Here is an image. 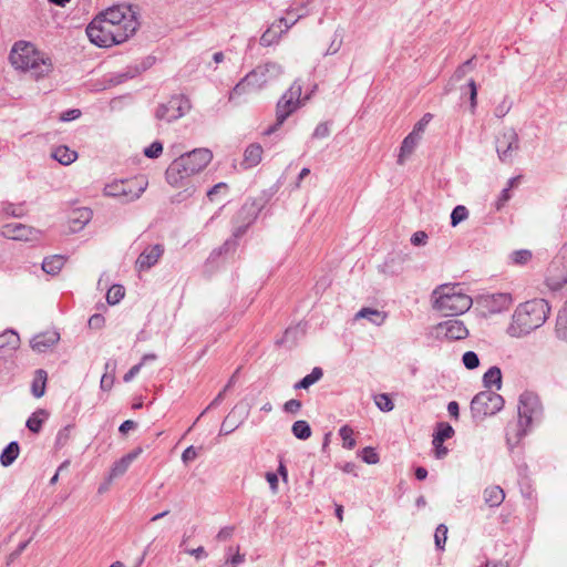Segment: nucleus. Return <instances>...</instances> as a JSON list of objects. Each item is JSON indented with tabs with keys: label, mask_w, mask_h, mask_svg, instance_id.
<instances>
[{
	"label": "nucleus",
	"mask_w": 567,
	"mask_h": 567,
	"mask_svg": "<svg viewBox=\"0 0 567 567\" xmlns=\"http://www.w3.org/2000/svg\"><path fill=\"white\" fill-rule=\"evenodd\" d=\"M550 313V306L542 298L532 299L517 306L512 322L507 327V334L522 338L540 328Z\"/></svg>",
	"instance_id": "obj_1"
},
{
	"label": "nucleus",
	"mask_w": 567,
	"mask_h": 567,
	"mask_svg": "<svg viewBox=\"0 0 567 567\" xmlns=\"http://www.w3.org/2000/svg\"><path fill=\"white\" fill-rule=\"evenodd\" d=\"M213 154L208 148H196L174 159L166 169V181L169 185L181 187L184 182L200 173L212 161Z\"/></svg>",
	"instance_id": "obj_2"
},
{
	"label": "nucleus",
	"mask_w": 567,
	"mask_h": 567,
	"mask_svg": "<svg viewBox=\"0 0 567 567\" xmlns=\"http://www.w3.org/2000/svg\"><path fill=\"white\" fill-rule=\"evenodd\" d=\"M10 61L16 69L30 72L35 79L47 76L53 70L51 58L30 42H17L11 50Z\"/></svg>",
	"instance_id": "obj_3"
},
{
	"label": "nucleus",
	"mask_w": 567,
	"mask_h": 567,
	"mask_svg": "<svg viewBox=\"0 0 567 567\" xmlns=\"http://www.w3.org/2000/svg\"><path fill=\"white\" fill-rule=\"evenodd\" d=\"M282 73L284 68L276 62H266L256 66L235 85L229 93V102L238 103L240 96L262 90L268 84L278 80Z\"/></svg>",
	"instance_id": "obj_4"
},
{
	"label": "nucleus",
	"mask_w": 567,
	"mask_h": 567,
	"mask_svg": "<svg viewBox=\"0 0 567 567\" xmlns=\"http://www.w3.org/2000/svg\"><path fill=\"white\" fill-rule=\"evenodd\" d=\"M431 302L432 308L444 316H458L472 307L473 300L457 285L445 284L433 290Z\"/></svg>",
	"instance_id": "obj_5"
},
{
	"label": "nucleus",
	"mask_w": 567,
	"mask_h": 567,
	"mask_svg": "<svg viewBox=\"0 0 567 567\" xmlns=\"http://www.w3.org/2000/svg\"><path fill=\"white\" fill-rule=\"evenodd\" d=\"M518 422L514 429H508L506 433L507 444L515 446L526 434L527 427L542 415V404L537 395L530 392L520 394L518 400Z\"/></svg>",
	"instance_id": "obj_6"
},
{
	"label": "nucleus",
	"mask_w": 567,
	"mask_h": 567,
	"mask_svg": "<svg viewBox=\"0 0 567 567\" xmlns=\"http://www.w3.org/2000/svg\"><path fill=\"white\" fill-rule=\"evenodd\" d=\"M316 89L317 85H313L312 91L301 97L302 86L298 80L295 81L278 101L276 107V123L266 131V134L270 135L276 132L289 115H291L296 110L303 105L306 101L310 99Z\"/></svg>",
	"instance_id": "obj_7"
},
{
	"label": "nucleus",
	"mask_w": 567,
	"mask_h": 567,
	"mask_svg": "<svg viewBox=\"0 0 567 567\" xmlns=\"http://www.w3.org/2000/svg\"><path fill=\"white\" fill-rule=\"evenodd\" d=\"M86 34L97 47L109 48L127 40V33H121L109 21L104 12L96 16L86 28Z\"/></svg>",
	"instance_id": "obj_8"
},
{
	"label": "nucleus",
	"mask_w": 567,
	"mask_h": 567,
	"mask_svg": "<svg viewBox=\"0 0 567 567\" xmlns=\"http://www.w3.org/2000/svg\"><path fill=\"white\" fill-rule=\"evenodd\" d=\"M147 181L140 177L114 179L105 184L103 194L107 197L121 199L122 203H131L138 199L147 188Z\"/></svg>",
	"instance_id": "obj_9"
},
{
	"label": "nucleus",
	"mask_w": 567,
	"mask_h": 567,
	"mask_svg": "<svg viewBox=\"0 0 567 567\" xmlns=\"http://www.w3.org/2000/svg\"><path fill=\"white\" fill-rule=\"evenodd\" d=\"M504 406L502 395L491 390L477 393L471 402V412L474 419L484 420L499 412Z\"/></svg>",
	"instance_id": "obj_10"
},
{
	"label": "nucleus",
	"mask_w": 567,
	"mask_h": 567,
	"mask_svg": "<svg viewBox=\"0 0 567 567\" xmlns=\"http://www.w3.org/2000/svg\"><path fill=\"white\" fill-rule=\"evenodd\" d=\"M105 14L118 32L127 33V39L132 37L138 28L136 13L131 7H112L105 10Z\"/></svg>",
	"instance_id": "obj_11"
},
{
	"label": "nucleus",
	"mask_w": 567,
	"mask_h": 567,
	"mask_svg": "<svg viewBox=\"0 0 567 567\" xmlns=\"http://www.w3.org/2000/svg\"><path fill=\"white\" fill-rule=\"evenodd\" d=\"M495 147L502 163L512 164L519 150V137L513 127H504L496 136Z\"/></svg>",
	"instance_id": "obj_12"
},
{
	"label": "nucleus",
	"mask_w": 567,
	"mask_h": 567,
	"mask_svg": "<svg viewBox=\"0 0 567 567\" xmlns=\"http://www.w3.org/2000/svg\"><path fill=\"white\" fill-rule=\"evenodd\" d=\"M190 102L184 95H174L166 103L161 104L155 112L159 121L171 123L183 117L190 110Z\"/></svg>",
	"instance_id": "obj_13"
},
{
	"label": "nucleus",
	"mask_w": 567,
	"mask_h": 567,
	"mask_svg": "<svg viewBox=\"0 0 567 567\" xmlns=\"http://www.w3.org/2000/svg\"><path fill=\"white\" fill-rule=\"evenodd\" d=\"M512 303V295L507 292L486 293L476 298V306L484 317L506 311Z\"/></svg>",
	"instance_id": "obj_14"
},
{
	"label": "nucleus",
	"mask_w": 567,
	"mask_h": 567,
	"mask_svg": "<svg viewBox=\"0 0 567 567\" xmlns=\"http://www.w3.org/2000/svg\"><path fill=\"white\" fill-rule=\"evenodd\" d=\"M545 282L551 290H558L567 284V261L558 254L547 267Z\"/></svg>",
	"instance_id": "obj_15"
},
{
	"label": "nucleus",
	"mask_w": 567,
	"mask_h": 567,
	"mask_svg": "<svg viewBox=\"0 0 567 567\" xmlns=\"http://www.w3.org/2000/svg\"><path fill=\"white\" fill-rule=\"evenodd\" d=\"M165 249L162 244H155L152 246H147L137 257L135 261V267L138 271H146L155 266L161 257L163 256Z\"/></svg>",
	"instance_id": "obj_16"
},
{
	"label": "nucleus",
	"mask_w": 567,
	"mask_h": 567,
	"mask_svg": "<svg viewBox=\"0 0 567 567\" xmlns=\"http://www.w3.org/2000/svg\"><path fill=\"white\" fill-rule=\"evenodd\" d=\"M437 334L449 340H462L468 336L465 324L457 319L441 322L436 328Z\"/></svg>",
	"instance_id": "obj_17"
},
{
	"label": "nucleus",
	"mask_w": 567,
	"mask_h": 567,
	"mask_svg": "<svg viewBox=\"0 0 567 567\" xmlns=\"http://www.w3.org/2000/svg\"><path fill=\"white\" fill-rule=\"evenodd\" d=\"M256 218V208L252 204H245L238 212L233 235L236 238L243 236L246 229L254 223Z\"/></svg>",
	"instance_id": "obj_18"
},
{
	"label": "nucleus",
	"mask_w": 567,
	"mask_h": 567,
	"mask_svg": "<svg viewBox=\"0 0 567 567\" xmlns=\"http://www.w3.org/2000/svg\"><path fill=\"white\" fill-rule=\"evenodd\" d=\"M2 235L13 240H30L33 238V228L21 223H8L2 226Z\"/></svg>",
	"instance_id": "obj_19"
},
{
	"label": "nucleus",
	"mask_w": 567,
	"mask_h": 567,
	"mask_svg": "<svg viewBox=\"0 0 567 567\" xmlns=\"http://www.w3.org/2000/svg\"><path fill=\"white\" fill-rule=\"evenodd\" d=\"M93 212L87 207H79L71 210L68 217L69 229L72 233L82 230L92 219Z\"/></svg>",
	"instance_id": "obj_20"
},
{
	"label": "nucleus",
	"mask_w": 567,
	"mask_h": 567,
	"mask_svg": "<svg viewBox=\"0 0 567 567\" xmlns=\"http://www.w3.org/2000/svg\"><path fill=\"white\" fill-rule=\"evenodd\" d=\"M290 29V25L287 24V19L281 18L277 22L272 23L270 28H268L260 38V43L264 47H269L277 42L281 34L287 32Z\"/></svg>",
	"instance_id": "obj_21"
},
{
	"label": "nucleus",
	"mask_w": 567,
	"mask_h": 567,
	"mask_svg": "<svg viewBox=\"0 0 567 567\" xmlns=\"http://www.w3.org/2000/svg\"><path fill=\"white\" fill-rule=\"evenodd\" d=\"M60 339L56 331H47L34 336L31 340V348L38 352H44L52 348Z\"/></svg>",
	"instance_id": "obj_22"
},
{
	"label": "nucleus",
	"mask_w": 567,
	"mask_h": 567,
	"mask_svg": "<svg viewBox=\"0 0 567 567\" xmlns=\"http://www.w3.org/2000/svg\"><path fill=\"white\" fill-rule=\"evenodd\" d=\"M142 453V450L141 449H136L130 453H127L126 455H124L122 458H120L118 461H116L112 468H111V472H110V481L116 478V477H120L122 476L123 474H125V472L128 470L130 465L132 464V462L137 458V456Z\"/></svg>",
	"instance_id": "obj_23"
},
{
	"label": "nucleus",
	"mask_w": 567,
	"mask_h": 567,
	"mask_svg": "<svg viewBox=\"0 0 567 567\" xmlns=\"http://www.w3.org/2000/svg\"><path fill=\"white\" fill-rule=\"evenodd\" d=\"M20 344V338L13 330L0 333V355L16 350Z\"/></svg>",
	"instance_id": "obj_24"
},
{
	"label": "nucleus",
	"mask_w": 567,
	"mask_h": 567,
	"mask_svg": "<svg viewBox=\"0 0 567 567\" xmlns=\"http://www.w3.org/2000/svg\"><path fill=\"white\" fill-rule=\"evenodd\" d=\"M262 152L260 144L254 143L248 145L244 153L243 165L247 168L257 166L261 161Z\"/></svg>",
	"instance_id": "obj_25"
},
{
	"label": "nucleus",
	"mask_w": 567,
	"mask_h": 567,
	"mask_svg": "<svg viewBox=\"0 0 567 567\" xmlns=\"http://www.w3.org/2000/svg\"><path fill=\"white\" fill-rule=\"evenodd\" d=\"M421 138H422L421 136L411 132L403 140V142L401 144V148H400V154L398 157V163L400 165H402L404 163L405 158L414 152V150H415L416 145L419 144V142L421 141Z\"/></svg>",
	"instance_id": "obj_26"
},
{
	"label": "nucleus",
	"mask_w": 567,
	"mask_h": 567,
	"mask_svg": "<svg viewBox=\"0 0 567 567\" xmlns=\"http://www.w3.org/2000/svg\"><path fill=\"white\" fill-rule=\"evenodd\" d=\"M244 422V416H237V406L231 410V412L225 417L221 423L219 435H228L233 433L239 425Z\"/></svg>",
	"instance_id": "obj_27"
},
{
	"label": "nucleus",
	"mask_w": 567,
	"mask_h": 567,
	"mask_svg": "<svg viewBox=\"0 0 567 567\" xmlns=\"http://www.w3.org/2000/svg\"><path fill=\"white\" fill-rule=\"evenodd\" d=\"M48 374L44 370L39 369L34 372V378L31 384V393L34 398H42L45 393Z\"/></svg>",
	"instance_id": "obj_28"
},
{
	"label": "nucleus",
	"mask_w": 567,
	"mask_h": 567,
	"mask_svg": "<svg viewBox=\"0 0 567 567\" xmlns=\"http://www.w3.org/2000/svg\"><path fill=\"white\" fill-rule=\"evenodd\" d=\"M355 319H367L375 326H381L386 319V313L372 308H362L357 312Z\"/></svg>",
	"instance_id": "obj_29"
},
{
	"label": "nucleus",
	"mask_w": 567,
	"mask_h": 567,
	"mask_svg": "<svg viewBox=\"0 0 567 567\" xmlns=\"http://www.w3.org/2000/svg\"><path fill=\"white\" fill-rule=\"evenodd\" d=\"M505 498V493L499 486H489L484 489V501L491 507L499 506Z\"/></svg>",
	"instance_id": "obj_30"
},
{
	"label": "nucleus",
	"mask_w": 567,
	"mask_h": 567,
	"mask_svg": "<svg viewBox=\"0 0 567 567\" xmlns=\"http://www.w3.org/2000/svg\"><path fill=\"white\" fill-rule=\"evenodd\" d=\"M555 336L559 340L567 342V301L558 312L555 324Z\"/></svg>",
	"instance_id": "obj_31"
},
{
	"label": "nucleus",
	"mask_w": 567,
	"mask_h": 567,
	"mask_svg": "<svg viewBox=\"0 0 567 567\" xmlns=\"http://www.w3.org/2000/svg\"><path fill=\"white\" fill-rule=\"evenodd\" d=\"M52 157L62 165H70L76 159L78 154L68 146L61 145L52 152Z\"/></svg>",
	"instance_id": "obj_32"
},
{
	"label": "nucleus",
	"mask_w": 567,
	"mask_h": 567,
	"mask_svg": "<svg viewBox=\"0 0 567 567\" xmlns=\"http://www.w3.org/2000/svg\"><path fill=\"white\" fill-rule=\"evenodd\" d=\"M65 258L61 255L47 257L42 262V269L49 275H56L64 266Z\"/></svg>",
	"instance_id": "obj_33"
},
{
	"label": "nucleus",
	"mask_w": 567,
	"mask_h": 567,
	"mask_svg": "<svg viewBox=\"0 0 567 567\" xmlns=\"http://www.w3.org/2000/svg\"><path fill=\"white\" fill-rule=\"evenodd\" d=\"M49 413L45 410H37L27 420V427L33 432L39 433L41 431L43 422L48 419Z\"/></svg>",
	"instance_id": "obj_34"
},
{
	"label": "nucleus",
	"mask_w": 567,
	"mask_h": 567,
	"mask_svg": "<svg viewBox=\"0 0 567 567\" xmlns=\"http://www.w3.org/2000/svg\"><path fill=\"white\" fill-rule=\"evenodd\" d=\"M20 447L18 442H10L0 454V463L2 466L11 465L19 456Z\"/></svg>",
	"instance_id": "obj_35"
},
{
	"label": "nucleus",
	"mask_w": 567,
	"mask_h": 567,
	"mask_svg": "<svg viewBox=\"0 0 567 567\" xmlns=\"http://www.w3.org/2000/svg\"><path fill=\"white\" fill-rule=\"evenodd\" d=\"M483 382L486 388L495 386L497 390L502 386V372L498 367H491L483 375Z\"/></svg>",
	"instance_id": "obj_36"
},
{
	"label": "nucleus",
	"mask_w": 567,
	"mask_h": 567,
	"mask_svg": "<svg viewBox=\"0 0 567 567\" xmlns=\"http://www.w3.org/2000/svg\"><path fill=\"white\" fill-rule=\"evenodd\" d=\"M518 182H519V177H512L508 179L507 186L501 192V194L495 203L496 210H501L506 205V203L511 199V197H512L511 190L513 187L517 186Z\"/></svg>",
	"instance_id": "obj_37"
},
{
	"label": "nucleus",
	"mask_w": 567,
	"mask_h": 567,
	"mask_svg": "<svg viewBox=\"0 0 567 567\" xmlns=\"http://www.w3.org/2000/svg\"><path fill=\"white\" fill-rule=\"evenodd\" d=\"M322 375H323L322 369L316 367L312 369V371L309 374H307L299 382H297L293 388L296 390L308 389L309 386H311L312 384L318 382L322 378Z\"/></svg>",
	"instance_id": "obj_38"
},
{
	"label": "nucleus",
	"mask_w": 567,
	"mask_h": 567,
	"mask_svg": "<svg viewBox=\"0 0 567 567\" xmlns=\"http://www.w3.org/2000/svg\"><path fill=\"white\" fill-rule=\"evenodd\" d=\"M292 434L299 440H307L311 436V429L307 421L299 420L292 424Z\"/></svg>",
	"instance_id": "obj_39"
},
{
	"label": "nucleus",
	"mask_w": 567,
	"mask_h": 567,
	"mask_svg": "<svg viewBox=\"0 0 567 567\" xmlns=\"http://www.w3.org/2000/svg\"><path fill=\"white\" fill-rule=\"evenodd\" d=\"M125 296V289L121 285H113L106 293V301L109 305H117Z\"/></svg>",
	"instance_id": "obj_40"
},
{
	"label": "nucleus",
	"mask_w": 567,
	"mask_h": 567,
	"mask_svg": "<svg viewBox=\"0 0 567 567\" xmlns=\"http://www.w3.org/2000/svg\"><path fill=\"white\" fill-rule=\"evenodd\" d=\"M454 435V429L449 423H439L435 434L433 435V439L436 440V442H444L447 439H451Z\"/></svg>",
	"instance_id": "obj_41"
},
{
	"label": "nucleus",
	"mask_w": 567,
	"mask_h": 567,
	"mask_svg": "<svg viewBox=\"0 0 567 567\" xmlns=\"http://www.w3.org/2000/svg\"><path fill=\"white\" fill-rule=\"evenodd\" d=\"M339 435L342 439V446L348 450H352L355 446V440L353 439V430L349 425H343L339 430Z\"/></svg>",
	"instance_id": "obj_42"
},
{
	"label": "nucleus",
	"mask_w": 567,
	"mask_h": 567,
	"mask_svg": "<svg viewBox=\"0 0 567 567\" xmlns=\"http://www.w3.org/2000/svg\"><path fill=\"white\" fill-rule=\"evenodd\" d=\"M156 359L155 354H145L142 358V361L138 364L133 365L123 377L124 382H130L134 379V377L141 371V368L147 361H153Z\"/></svg>",
	"instance_id": "obj_43"
},
{
	"label": "nucleus",
	"mask_w": 567,
	"mask_h": 567,
	"mask_svg": "<svg viewBox=\"0 0 567 567\" xmlns=\"http://www.w3.org/2000/svg\"><path fill=\"white\" fill-rule=\"evenodd\" d=\"M468 217V209L463 205H457L451 214V225L453 227L457 226L460 223L464 221Z\"/></svg>",
	"instance_id": "obj_44"
},
{
	"label": "nucleus",
	"mask_w": 567,
	"mask_h": 567,
	"mask_svg": "<svg viewBox=\"0 0 567 567\" xmlns=\"http://www.w3.org/2000/svg\"><path fill=\"white\" fill-rule=\"evenodd\" d=\"M374 403L383 412H390L394 409V403L386 393L375 395Z\"/></svg>",
	"instance_id": "obj_45"
},
{
	"label": "nucleus",
	"mask_w": 567,
	"mask_h": 567,
	"mask_svg": "<svg viewBox=\"0 0 567 567\" xmlns=\"http://www.w3.org/2000/svg\"><path fill=\"white\" fill-rule=\"evenodd\" d=\"M532 251L528 249H520L513 251L509 255L511 261L515 265H526L532 259Z\"/></svg>",
	"instance_id": "obj_46"
},
{
	"label": "nucleus",
	"mask_w": 567,
	"mask_h": 567,
	"mask_svg": "<svg viewBox=\"0 0 567 567\" xmlns=\"http://www.w3.org/2000/svg\"><path fill=\"white\" fill-rule=\"evenodd\" d=\"M447 539V527L444 524H440L434 534L435 546L439 549H443Z\"/></svg>",
	"instance_id": "obj_47"
},
{
	"label": "nucleus",
	"mask_w": 567,
	"mask_h": 567,
	"mask_svg": "<svg viewBox=\"0 0 567 567\" xmlns=\"http://www.w3.org/2000/svg\"><path fill=\"white\" fill-rule=\"evenodd\" d=\"M463 364L466 369L473 370L480 365V359L474 351H467L462 358Z\"/></svg>",
	"instance_id": "obj_48"
},
{
	"label": "nucleus",
	"mask_w": 567,
	"mask_h": 567,
	"mask_svg": "<svg viewBox=\"0 0 567 567\" xmlns=\"http://www.w3.org/2000/svg\"><path fill=\"white\" fill-rule=\"evenodd\" d=\"M360 455L362 461L365 462L367 464H377L380 460L378 453L374 451L373 447L370 446L364 447L360 452Z\"/></svg>",
	"instance_id": "obj_49"
},
{
	"label": "nucleus",
	"mask_w": 567,
	"mask_h": 567,
	"mask_svg": "<svg viewBox=\"0 0 567 567\" xmlns=\"http://www.w3.org/2000/svg\"><path fill=\"white\" fill-rule=\"evenodd\" d=\"M163 152V145L161 142H153L148 147L144 150V155L148 158H157Z\"/></svg>",
	"instance_id": "obj_50"
},
{
	"label": "nucleus",
	"mask_w": 567,
	"mask_h": 567,
	"mask_svg": "<svg viewBox=\"0 0 567 567\" xmlns=\"http://www.w3.org/2000/svg\"><path fill=\"white\" fill-rule=\"evenodd\" d=\"M432 120V114L426 113L422 118L414 125L412 133L422 137L423 132Z\"/></svg>",
	"instance_id": "obj_51"
},
{
	"label": "nucleus",
	"mask_w": 567,
	"mask_h": 567,
	"mask_svg": "<svg viewBox=\"0 0 567 567\" xmlns=\"http://www.w3.org/2000/svg\"><path fill=\"white\" fill-rule=\"evenodd\" d=\"M115 377L112 373H104L101 378L100 388L103 391H110L114 384Z\"/></svg>",
	"instance_id": "obj_52"
},
{
	"label": "nucleus",
	"mask_w": 567,
	"mask_h": 567,
	"mask_svg": "<svg viewBox=\"0 0 567 567\" xmlns=\"http://www.w3.org/2000/svg\"><path fill=\"white\" fill-rule=\"evenodd\" d=\"M198 456L197 449H195L193 445L185 449V451L182 454V461L185 464H188L189 462L194 461Z\"/></svg>",
	"instance_id": "obj_53"
},
{
	"label": "nucleus",
	"mask_w": 567,
	"mask_h": 567,
	"mask_svg": "<svg viewBox=\"0 0 567 567\" xmlns=\"http://www.w3.org/2000/svg\"><path fill=\"white\" fill-rule=\"evenodd\" d=\"M330 134V130L327 123H320L313 131L312 137L324 138Z\"/></svg>",
	"instance_id": "obj_54"
},
{
	"label": "nucleus",
	"mask_w": 567,
	"mask_h": 567,
	"mask_svg": "<svg viewBox=\"0 0 567 567\" xmlns=\"http://www.w3.org/2000/svg\"><path fill=\"white\" fill-rule=\"evenodd\" d=\"M473 64V58L464 62L461 66L457 68V70L454 73V78L456 80H461L467 71L472 68Z\"/></svg>",
	"instance_id": "obj_55"
},
{
	"label": "nucleus",
	"mask_w": 567,
	"mask_h": 567,
	"mask_svg": "<svg viewBox=\"0 0 567 567\" xmlns=\"http://www.w3.org/2000/svg\"><path fill=\"white\" fill-rule=\"evenodd\" d=\"M105 323V319L102 315L95 313L90 317L89 326L93 329H101Z\"/></svg>",
	"instance_id": "obj_56"
},
{
	"label": "nucleus",
	"mask_w": 567,
	"mask_h": 567,
	"mask_svg": "<svg viewBox=\"0 0 567 567\" xmlns=\"http://www.w3.org/2000/svg\"><path fill=\"white\" fill-rule=\"evenodd\" d=\"M301 409V402L296 399L287 401L284 405V410L287 413H297Z\"/></svg>",
	"instance_id": "obj_57"
},
{
	"label": "nucleus",
	"mask_w": 567,
	"mask_h": 567,
	"mask_svg": "<svg viewBox=\"0 0 567 567\" xmlns=\"http://www.w3.org/2000/svg\"><path fill=\"white\" fill-rule=\"evenodd\" d=\"M341 45H342V39H341V37L336 34L334 39L331 41V43L326 52V55L336 54L340 50Z\"/></svg>",
	"instance_id": "obj_58"
},
{
	"label": "nucleus",
	"mask_w": 567,
	"mask_h": 567,
	"mask_svg": "<svg viewBox=\"0 0 567 567\" xmlns=\"http://www.w3.org/2000/svg\"><path fill=\"white\" fill-rule=\"evenodd\" d=\"M427 240V235L424 231H416L411 237V244L414 246L425 245Z\"/></svg>",
	"instance_id": "obj_59"
},
{
	"label": "nucleus",
	"mask_w": 567,
	"mask_h": 567,
	"mask_svg": "<svg viewBox=\"0 0 567 567\" xmlns=\"http://www.w3.org/2000/svg\"><path fill=\"white\" fill-rule=\"evenodd\" d=\"M509 110L511 103L504 100L495 107V115L497 117H504L509 112Z\"/></svg>",
	"instance_id": "obj_60"
},
{
	"label": "nucleus",
	"mask_w": 567,
	"mask_h": 567,
	"mask_svg": "<svg viewBox=\"0 0 567 567\" xmlns=\"http://www.w3.org/2000/svg\"><path fill=\"white\" fill-rule=\"evenodd\" d=\"M234 534V527L233 526H226V527H223L216 538L220 542H225V540H228L229 538H231Z\"/></svg>",
	"instance_id": "obj_61"
},
{
	"label": "nucleus",
	"mask_w": 567,
	"mask_h": 567,
	"mask_svg": "<svg viewBox=\"0 0 567 567\" xmlns=\"http://www.w3.org/2000/svg\"><path fill=\"white\" fill-rule=\"evenodd\" d=\"M468 89H470V101H471V107L472 110L476 106V99H477V86L474 80H471L468 82Z\"/></svg>",
	"instance_id": "obj_62"
},
{
	"label": "nucleus",
	"mask_w": 567,
	"mask_h": 567,
	"mask_svg": "<svg viewBox=\"0 0 567 567\" xmlns=\"http://www.w3.org/2000/svg\"><path fill=\"white\" fill-rule=\"evenodd\" d=\"M432 444L434 446L435 457L436 458H443L447 454V449L443 445V442H436V440L433 439Z\"/></svg>",
	"instance_id": "obj_63"
},
{
	"label": "nucleus",
	"mask_w": 567,
	"mask_h": 567,
	"mask_svg": "<svg viewBox=\"0 0 567 567\" xmlns=\"http://www.w3.org/2000/svg\"><path fill=\"white\" fill-rule=\"evenodd\" d=\"M266 480L269 483L270 489L274 494L278 492V476L275 473L268 472L266 474Z\"/></svg>",
	"instance_id": "obj_64"
}]
</instances>
